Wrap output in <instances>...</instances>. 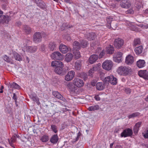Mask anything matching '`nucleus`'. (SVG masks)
I'll use <instances>...</instances> for the list:
<instances>
[{
    "mask_svg": "<svg viewBox=\"0 0 148 148\" xmlns=\"http://www.w3.org/2000/svg\"><path fill=\"white\" fill-rule=\"evenodd\" d=\"M42 38L40 33L39 32H36L33 35V40L36 43L39 42L41 41Z\"/></svg>",
    "mask_w": 148,
    "mask_h": 148,
    "instance_id": "nucleus-12",
    "label": "nucleus"
},
{
    "mask_svg": "<svg viewBox=\"0 0 148 148\" xmlns=\"http://www.w3.org/2000/svg\"><path fill=\"white\" fill-rule=\"evenodd\" d=\"M138 26L143 29H147L148 28V25L147 24H140Z\"/></svg>",
    "mask_w": 148,
    "mask_h": 148,
    "instance_id": "nucleus-46",
    "label": "nucleus"
},
{
    "mask_svg": "<svg viewBox=\"0 0 148 148\" xmlns=\"http://www.w3.org/2000/svg\"><path fill=\"white\" fill-rule=\"evenodd\" d=\"M65 2L69 3H71V0H64Z\"/></svg>",
    "mask_w": 148,
    "mask_h": 148,
    "instance_id": "nucleus-56",
    "label": "nucleus"
},
{
    "mask_svg": "<svg viewBox=\"0 0 148 148\" xmlns=\"http://www.w3.org/2000/svg\"><path fill=\"white\" fill-rule=\"evenodd\" d=\"M80 135L81 133L79 132L77 134L76 136H75V138H73V141L75 142L78 140Z\"/></svg>",
    "mask_w": 148,
    "mask_h": 148,
    "instance_id": "nucleus-45",
    "label": "nucleus"
},
{
    "mask_svg": "<svg viewBox=\"0 0 148 148\" xmlns=\"http://www.w3.org/2000/svg\"><path fill=\"white\" fill-rule=\"evenodd\" d=\"M81 61L80 60H77L75 64V67L76 70H79L81 66Z\"/></svg>",
    "mask_w": 148,
    "mask_h": 148,
    "instance_id": "nucleus-31",
    "label": "nucleus"
},
{
    "mask_svg": "<svg viewBox=\"0 0 148 148\" xmlns=\"http://www.w3.org/2000/svg\"><path fill=\"white\" fill-rule=\"evenodd\" d=\"M11 87L17 89H19L20 86L17 84L13 82L11 84Z\"/></svg>",
    "mask_w": 148,
    "mask_h": 148,
    "instance_id": "nucleus-41",
    "label": "nucleus"
},
{
    "mask_svg": "<svg viewBox=\"0 0 148 148\" xmlns=\"http://www.w3.org/2000/svg\"><path fill=\"white\" fill-rule=\"evenodd\" d=\"M32 99L34 101H35L38 104H39V101L38 97H34L32 98Z\"/></svg>",
    "mask_w": 148,
    "mask_h": 148,
    "instance_id": "nucleus-48",
    "label": "nucleus"
},
{
    "mask_svg": "<svg viewBox=\"0 0 148 148\" xmlns=\"http://www.w3.org/2000/svg\"><path fill=\"white\" fill-rule=\"evenodd\" d=\"M73 50H75L79 49L81 47V45L77 41H75L73 44Z\"/></svg>",
    "mask_w": 148,
    "mask_h": 148,
    "instance_id": "nucleus-30",
    "label": "nucleus"
},
{
    "mask_svg": "<svg viewBox=\"0 0 148 148\" xmlns=\"http://www.w3.org/2000/svg\"><path fill=\"white\" fill-rule=\"evenodd\" d=\"M95 71H94V70L92 68L91 69H90L88 73V75L91 77H92L93 75V74L94 73Z\"/></svg>",
    "mask_w": 148,
    "mask_h": 148,
    "instance_id": "nucleus-47",
    "label": "nucleus"
},
{
    "mask_svg": "<svg viewBox=\"0 0 148 148\" xmlns=\"http://www.w3.org/2000/svg\"><path fill=\"white\" fill-rule=\"evenodd\" d=\"M117 72L121 75H126L131 72L130 67L121 66L119 67Z\"/></svg>",
    "mask_w": 148,
    "mask_h": 148,
    "instance_id": "nucleus-3",
    "label": "nucleus"
},
{
    "mask_svg": "<svg viewBox=\"0 0 148 148\" xmlns=\"http://www.w3.org/2000/svg\"><path fill=\"white\" fill-rule=\"evenodd\" d=\"M58 140V137L57 134H55L52 136L50 139L51 143H56Z\"/></svg>",
    "mask_w": 148,
    "mask_h": 148,
    "instance_id": "nucleus-29",
    "label": "nucleus"
},
{
    "mask_svg": "<svg viewBox=\"0 0 148 148\" xmlns=\"http://www.w3.org/2000/svg\"><path fill=\"white\" fill-rule=\"evenodd\" d=\"M59 49L60 51L63 53H65L67 52L69 49L67 47L64 45L61 44L59 47Z\"/></svg>",
    "mask_w": 148,
    "mask_h": 148,
    "instance_id": "nucleus-21",
    "label": "nucleus"
},
{
    "mask_svg": "<svg viewBox=\"0 0 148 148\" xmlns=\"http://www.w3.org/2000/svg\"><path fill=\"white\" fill-rule=\"evenodd\" d=\"M123 53L120 52H118L115 53L113 56V60L116 62L120 63L122 62Z\"/></svg>",
    "mask_w": 148,
    "mask_h": 148,
    "instance_id": "nucleus-5",
    "label": "nucleus"
},
{
    "mask_svg": "<svg viewBox=\"0 0 148 148\" xmlns=\"http://www.w3.org/2000/svg\"><path fill=\"white\" fill-rule=\"evenodd\" d=\"M134 57L131 55H128L125 58V63L128 65H131L134 62Z\"/></svg>",
    "mask_w": 148,
    "mask_h": 148,
    "instance_id": "nucleus-14",
    "label": "nucleus"
},
{
    "mask_svg": "<svg viewBox=\"0 0 148 148\" xmlns=\"http://www.w3.org/2000/svg\"><path fill=\"white\" fill-rule=\"evenodd\" d=\"M23 29L24 32L27 34H29L31 32V29L27 25L24 26Z\"/></svg>",
    "mask_w": 148,
    "mask_h": 148,
    "instance_id": "nucleus-33",
    "label": "nucleus"
},
{
    "mask_svg": "<svg viewBox=\"0 0 148 148\" xmlns=\"http://www.w3.org/2000/svg\"><path fill=\"white\" fill-rule=\"evenodd\" d=\"M101 67V64L100 63H98L95 65H94L92 69L95 71H99Z\"/></svg>",
    "mask_w": 148,
    "mask_h": 148,
    "instance_id": "nucleus-39",
    "label": "nucleus"
},
{
    "mask_svg": "<svg viewBox=\"0 0 148 148\" xmlns=\"http://www.w3.org/2000/svg\"><path fill=\"white\" fill-rule=\"evenodd\" d=\"M137 66L139 68H142L145 66V62L144 60H139L136 62Z\"/></svg>",
    "mask_w": 148,
    "mask_h": 148,
    "instance_id": "nucleus-23",
    "label": "nucleus"
},
{
    "mask_svg": "<svg viewBox=\"0 0 148 148\" xmlns=\"http://www.w3.org/2000/svg\"><path fill=\"white\" fill-rule=\"evenodd\" d=\"M112 21V18L110 17H108L107 18V21L109 24H110L111 21Z\"/></svg>",
    "mask_w": 148,
    "mask_h": 148,
    "instance_id": "nucleus-51",
    "label": "nucleus"
},
{
    "mask_svg": "<svg viewBox=\"0 0 148 148\" xmlns=\"http://www.w3.org/2000/svg\"><path fill=\"white\" fill-rule=\"evenodd\" d=\"M120 5L123 8H128L131 6V3L130 1L128 0L124 2H121Z\"/></svg>",
    "mask_w": 148,
    "mask_h": 148,
    "instance_id": "nucleus-15",
    "label": "nucleus"
},
{
    "mask_svg": "<svg viewBox=\"0 0 148 148\" xmlns=\"http://www.w3.org/2000/svg\"><path fill=\"white\" fill-rule=\"evenodd\" d=\"M75 74V72L73 71H69L65 76V79L67 81H70L73 79Z\"/></svg>",
    "mask_w": 148,
    "mask_h": 148,
    "instance_id": "nucleus-10",
    "label": "nucleus"
},
{
    "mask_svg": "<svg viewBox=\"0 0 148 148\" xmlns=\"http://www.w3.org/2000/svg\"><path fill=\"white\" fill-rule=\"evenodd\" d=\"M51 57L53 59L60 60H62L64 58L63 55L58 51L53 53L51 54Z\"/></svg>",
    "mask_w": 148,
    "mask_h": 148,
    "instance_id": "nucleus-7",
    "label": "nucleus"
},
{
    "mask_svg": "<svg viewBox=\"0 0 148 148\" xmlns=\"http://www.w3.org/2000/svg\"><path fill=\"white\" fill-rule=\"evenodd\" d=\"M3 12L1 10H0V17L2 15Z\"/></svg>",
    "mask_w": 148,
    "mask_h": 148,
    "instance_id": "nucleus-59",
    "label": "nucleus"
},
{
    "mask_svg": "<svg viewBox=\"0 0 148 148\" xmlns=\"http://www.w3.org/2000/svg\"><path fill=\"white\" fill-rule=\"evenodd\" d=\"M134 12V10L132 9H130L126 11V13L127 14H132Z\"/></svg>",
    "mask_w": 148,
    "mask_h": 148,
    "instance_id": "nucleus-49",
    "label": "nucleus"
},
{
    "mask_svg": "<svg viewBox=\"0 0 148 148\" xmlns=\"http://www.w3.org/2000/svg\"><path fill=\"white\" fill-rule=\"evenodd\" d=\"M104 82L105 85H106L107 86L110 83L112 85H115L117 84V79L113 75H110L104 78Z\"/></svg>",
    "mask_w": 148,
    "mask_h": 148,
    "instance_id": "nucleus-2",
    "label": "nucleus"
},
{
    "mask_svg": "<svg viewBox=\"0 0 148 148\" xmlns=\"http://www.w3.org/2000/svg\"><path fill=\"white\" fill-rule=\"evenodd\" d=\"M86 37L87 39L89 40H93L96 38V35L94 33L91 32L86 34Z\"/></svg>",
    "mask_w": 148,
    "mask_h": 148,
    "instance_id": "nucleus-18",
    "label": "nucleus"
},
{
    "mask_svg": "<svg viewBox=\"0 0 148 148\" xmlns=\"http://www.w3.org/2000/svg\"><path fill=\"white\" fill-rule=\"evenodd\" d=\"M51 66L56 67L55 69L56 73L61 75H64L63 65L61 62L57 61H52L51 63Z\"/></svg>",
    "mask_w": 148,
    "mask_h": 148,
    "instance_id": "nucleus-1",
    "label": "nucleus"
},
{
    "mask_svg": "<svg viewBox=\"0 0 148 148\" xmlns=\"http://www.w3.org/2000/svg\"><path fill=\"white\" fill-rule=\"evenodd\" d=\"M91 83H92V85L93 86H95V83H93V82H92Z\"/></svg>",
    "mask_w": 148,
    "mask_h": 148,
    "instance_id": "nucleus-64",
    "label": "nucleus"
},
{
    "mask_svg": "<svg viewBox=\"0 0 148 148\" xmlns=\"http://www.w3.org/2000/svg\"><path fill=\"white\" fill-rule=\"evenodd\" d=\"M143 48L142 46H140L138 47H136L134 49L135 51L136 54H140L142 51Z\"/></svg>",
    "mask_w": 148,
    "mask_h": 148,
    "instance_id": "nucleus-34",
    "label": "nucleus"
},
{
    "mask_svg": "<svg viewBox=\"0 0 148 148\" xmlns=\"http://www.w3.org/2000/svg\"><path fill=\"white\" fill-rule=\"evenodd\" d=\"M114 144V143H111L110 145V148H113V146Z\"/></svg>",
    "mask_w": 148,
    "mask_h": 148,
    "instance_id": "nucleus-58",
    "label": "nucleus"
},
{
    "mask_svg": "<svg viewBox=\"0 0 148 148\" xmlns=\"http://www.w3.org/2000/svg\"><path fill=\"white\" fill-rule=\"evenodd\" d=\"M141 43L140 39L139 38H137L134 39L133 43V45L134 47L136 46L140 45Z\"/></svg>",
    "mask_w": 148,
    "mask_h": 148,
    "instance_id": "nucleus-36",
    "label": "nucleus"
},
{
    "mask_svg": "<svg viewBox=\"0 0 148 148\" xmlns=\"http://www.w3.org/2000/svg\"><path fill=\"white\" fill-rule=\"evenodd\" d=\"M37 49V47L36 46H27L26 47L25 49L27 52L33 53L35 52Z\"/></svg>",
    "mask_w": 148,
    "mask_h": 148,
    "instance_id": "nucleus-16",
    "label": "nucleus"
},
{
    "mask_svg": "<svg viewBox=\"0 0 148 148\" xmlns=\"http://www.w3.org/2000/svg\"><path fill=\"white\" fill-rule=\"evenodd\" d=\"M115 148H122V147H121V146H116L115 147Z\"/></svg>",
    "mask_w": 148,
    "mask_h": 148,
    "instance_id": "nucleus-61",
    "label": "nucleus"
},
{
    "mask_svg": "<svg viewBox=\"0 0 148 148\" xmlns=\"http://www.w3.org/2000/svg\"><path fill=\"white\" fill-rule=\"evenodd\" d=\"M26 59H27V61L29 63V58L28 57H27L26 58Z\"/></svg>",
    "mask_w": 148,
    "mask_h": 148,
    "instance_id": "nucleus-62",
    "label": "nucleus"
},
{
    "mask_svg": "<svg viewBox=\"0 0 148 148\" xmlns=\"http://www.w3.org/2000/svg\"><path fill=\"white\" fill-rule=\"evenodd\" d=\"M53 95L56 97L64 101L66 99L62 96L57 91H54L52 92Z\"/></svg>",
    "mask_w": 148,
    "mask_h": 148,
    "instance_id": "nucleus-20",
    "label": "nucleus"
},
{
    "mask_svg": "<svg viewBox=\"0 0 148 148\" xmlns=\"http://www.w3.org/2000/svg\"><path fill=\"white\" fill-rule=\"evenodd\" d=\"M11 20V17L8 15L3 16V18L0 20V23H8Z\"/></svg>",
    "mask_w": 148,
    "mask_h": 148,
    "instance_id": "nucleus-17",
    "label": "nucleus"
},
{
    "mask_svg": "<svg viewBox=\"0 0 148 148\" xmlns=\"http://www.w3.org/2000/svg\"><path fill=\"white\" fill-rule=\"evenodd\" d=\"M73 84L78 88L82 87L84 85V82L82 80L79 78H75L73 80Z\"/></svg>",
    "mask_w": 148,
    "mask_h": 148,
    "instance_id": "nucleus-11",
    "label": "nucleus"
},
{
    "mask_svg": "<svg viewBox=\"0 0 148 148\" xmlns=\"http://www.w3.org/2000/svg\"><path fill=\"white\" fill-rule=\"evenodd\" d=\"M8 53V54L10 55L12 54L14 58L16 60L19 61L22 60V58L21 56L15 51L13 50L10 51Z\"/></svg>",
    "mask_w": 148,
    "mask_h": 148,
    "instance_id": "nucleus-9",
    "label": "nucleus"
},
{
    "mask_svg": "<svg viewBox=\"0 0 148 148\" xmlns=\"http://www.w3.org/2000/svg\"><path fill=\"white\" fill-rule=\"evenodd\" d=\"M105 84L102 82H98L96 85V88L97 90H103L105 88Z\"/></svg>",
    "mask_w": 148,
    "mask_h": 148,
    "instance_id": "nucleus-24",
    "label": "nucleus"
},
{
    "mask_svg": "<svg viewBox=\"0 0 148 148\" xmlns=\"http://www.w3.org/2000/svg\"><path fill=\"white\" fill-rule=\"evenodd\" d=\"M141 116V114L140 113L138 112H136L129 115L128 116V118L129 119H130L134 117H139Z\"/></svg>",
    "mask_w": 148,
    "mask_h": 148,
    "instance_id": "nucleus-32",
    "label": "nucleus"
},
{
    "mask_svg": "<svg viewBox=\"0 0 148 148\" xmlns=\"http://www.w3.org/2000/svg\"><path fill=\"white\" fill-rule=\"evenodd\" d=\"M16 136H13L11 138V139L9 140V142L10 145L12 147L14 146L13 143L15 142L16 139Z\"/></svg>",
    "mask_w": 148,
    "mask_h": 148,
    "instance_id": "nucleus-37",
    "label": "nucleus"
},
{
    "mask_svg": "<svg viewBox=\"0 0 148 148\" xmlns=\"http://www.w3.org/2000/svg\"><path fill=\"white\" fill-rule=\"evenodd\" d=\"M148 130H147V132L146 134L144 135V136L145 138H148V133H147Z\"/></svg>",
    "mask_w": 148,
    "mask_h": 148,
    "instance_id": "nucleus-55",
    "label": "nucleus"
},
{
    "mask_svg": "<svg viewBox=\"0 0 148 148\" xmlns=\"http://www.w3.org/2000/svg\"><path fill=\"white\" fill-rule=\"evenodd\" d=\"M56 43L53 42H50L48 45L49 49L51 51H53L56 49Z\"/></svg>",
    "mask_w": 148,
    "mask_h": 148,
    "instance_id": "nucleus-25",
    "label": "nucleus"
},
{
    "mask_svg": "<svg viewBox=\"0 0 148 148\" xmlns=\"http://www.w3.org/2000/svg\"><path fill=\"white\" fill-rule=\"evenodd\" d=\"M33 131L34 132V133L35 134H37V132L36 131V130L35 129L33 130Z\"/></svg>",
    "mask_w": 148,
    "mask_h": 148,
    "instance_id": "nucleus-60",
    "label": "nucleus"
},
{
    "mask_svg": "<svg viewBox=\"0 0 148 148\" xmlns=\"http://www.w3.org/2000/svg\"><path fill=\"white\" fill-rule=\"evenodd\" d=\"M114 48L112 46L109 45L106 47V52L107 54H112L114 52Z\"/></svg>",
    "mask_w": 148,
    "mask_h": 148,
    "instance_id": "nucleus-26",
    "label": "nucleus"
},
{
    "mask_svg": "<svg viewBox=\"0 0 148 148\" xmlns=\"http://www.w3.org/2000/svg\"><path fill=\"white\" fill-rule=\"evenodd\" d=\"M12 98L14 99L15 100V101L17 99V97L16 96L15 93H13V97Z\"/></svg>",
    "mask_w": 148,
    "mask_h": 148,
    "instance_id": "nucleus-54",
    "label": "nucleus"
},
{
    "mask_svg": "<svg viewBox=\"0 0 148 148\" xmlns=\"http://www.w3.org/2000/svg\"><path fill=\"white\" fill-rule=\"evenodd\" d=\"M51 129L55 133H56L58 132L57 126L54 125H51Z\"/></svg>",
    "mask_w": 148,
    "mask_h": 148,
    "instance_id": "nucleus-43",
    "label": "nucleus"
},
{
    "mask_svg": "<svg viewBox=\"0 0 148 148\" xmlns=\"http://www.w3.org/2000/svg\"><path fill=\"white\" fill-rule=\"evenodd\" d=\"M98 56L97 55H91L89 59V62L91 64H92L95 62L98 58Z\"/></svg>",
    "mask_w": 148,
    "mask_h": 148,
    "instance_id": "nucleus-22",
    "label": "nucleus"
},
{
    "mask_svg": "<svg viewBox=\"0 0 148 148\" xmlns=\"http://www.w3.org/2000/svg\"><path fill=\"white\" fill-rule=\"evenodd\" d=\"M105 54V51H104L103 50L101 52L100 54L99 55V56L100 58H102L103 56Z\"/></svg>",
    "mask_w": 148,
    "mask_h": 148,
    "instance_id": "nucleus-50",
    "label": "nucleus"
},
{
    "mask_svg": "<svg viewBox=\"0 0 148 148\" xmlns=\"http://www.w3.org/2000/svg\"><path fill=\"white\" fill-rule=\"evenodd\" d=\"M61 110L63 112H65L67 110V109L66 108H63Z\"/></svg>",
    "mask_w": 148,
    "mask_h": 148,
    "instance_id": "nucleus-57",
    "label": "nucleus"
},
{
    "mask_svg": "<svg viewBox=\"0 0 148 148\" xmlns=\"http://www.w3.org/2000/svg\"><path fill=\"white\" fill-rule=\"evenodd\" d=\"M124 43L123 40L118 38L115 39L114 42V45L116 48L120 49L123 46Z\"/></svg>",
    "mask_w": 148,
    "mask_h": 148,
    "instance_id": "nucleus-6",
    "label": "nucleus"
},
{
    "mask_svg": "<svg viewBox=\"0 0 148 148\" xmlns=\"http://www.w3.org/2000/svg\"><path fill=\"white\" fill-rule=\"evenodd\" d=\"M141 124V122H139L136 123L133 129L134 134H136L138 133L139 129V128L140 127Z\"/></svg>",
    "mask_w": 148,
    "mask_h": 148,
    "instance_id": "nucleus-27",
    "label": "nucleus"
},
{
    "mask_svg": "<svg viewBox=\"0 0 148 148\" xmlns=\"http://www.w3.org/2000/svg\"><path fill=\"white\" fill-rule=\"evenodd\" d=\"M125 92L127 94H130L131 92V90L129 88H126L125 89Z\"/></svg>",
    "mask_w": 148,
    "mask_h": 148,
    "instance_id": "nucleus-52",
    "label": "nucleus"
},
{
    "mask_svg": "<svg viewBox=\"0 0 148 148\" xmlns=\"http://www.w3.org/2000/svg\"><path fill=\"white\" fill-rule=\"evenodd\" d=\"M88 44L87 42L85 40L82 41L81 43V47L83 48L86 47Z\"/></svg>",
    "mask_w": 148,
    "mask_h": 148,
    "instance_id": "nucleus-42",
    "label": "nucleus"
},
{
    "mask_svg": "<svg viewBox=\"0 0 148 148\" xmlns=\"http://www.w3.org/2000/svg\"><path fill=\"white\" fill-rule=\"evenodd\" d=\"M132 134V130L130 128H127L124 130L121 134V136L122 137H126L131 136Z\"/></svg>",
    "mask_w": 148,
    "mask_h": 148,
    "instance_id": "nucleus-8",
    "label": "nucleus"
},
{
    "mask_svg": "<svg viewBox=\"0 0 148 148\" xmlns=\"http://www.w3.org/2000/svg\"><path fill=\"white\" fill-rule=\"evenodd\" d=\"M73 53L75 58L76 59H78L80 58L81 56L79 51L77 50H73Z\"/></svg>",
    "mask_w": 148,
    "mask_h": 148,
    "instance_id": "nucleus-35",
    "label": "nucleus"
},
{
    "mask_svg": "<svg viewBox=\"0 0 148 148\" xmlns=\"http://www.w3.org/2000/svg\"><path fill=\"white\" fill-rule=\"evenodd\" d=\"M0 90H1L0 91V93H2L3 92V89H1Z\"/></svg>",
    "mask_w": 148,
    "mask_h": 148,
    "instance_id": "nucleus-63",
    "label": "nucleus"
},
{
    "mask_svg": "<svg viewBox=\"0 0 148 148\" xmlns=\"http://www.w3.org/2000/svg\"><path fill=\"white\" fill-rule=\"evenodd\" d=\"M3 59L5 61L9 63L11 62H12L11 59L9 58V57L8 56L6 55H5L4 56Z\"/></svg>",
    "mask_w": 148,
    "mask_h": 148,
    "instance_id": "nucleus-44",
    "label": "nucleus"
},
{
    "mask_svg": "<svg viewBox=\"0 0 148 148\" xmlns=\"http://www.w3.org/2000/svg\"><path fill=\"white\" fill-rule=\"evenodd\" d=\"M95 98L97 101H99L100 100V98L99 95H95Z\"/></svg>",
    "mask_w": 148,
    "mask_h": 148,
    "instance_id": "nucleus-53",
    "label": "nucleus"
},
{
    "mask_svg": "<svg viewBox=\"0 0 148 148\" xmlns=\"http://www.w3.org/2000/svg\"><path fill=\"white\" fill-rule=\"evenodd\" d=\"M113 65V62L112 61L107 60L103 62L102 67L104 69L109 71L111 69Z\"/></svg>",
    "mask_w": 148,
    "mask_h": 148,
    "instance_id": "nucleus-4",
    "label": "nucleus"
},
{
    "mask_svg": "<svg viewBox=\"0 0 148 148\" xmlns=\"http://www.w3.org/2000/svg\"><path fill=\"white\" fill-rule=\"evenodd\" d=\"M40 140L43 142H46L49 140V137L48 136L44 135L42 136Z\"/></svg>",
    "mask_w": 148,
    "mask_h": 148,
    "instance_id": "nucleus-40",
    "label": "nucleus"
},
{
    "mask_svg": "<svg viewBox=\"0 0 148 148\" xmlns=\"http://www.w3.org/2000/svg\"><path fill=\"white\" fill-rule=\"evenodd\" d=\"M138 75L145 80H148V73L147 70L140 71L138 72Z\"/></svg>",
    "mask_w": 148,
    "mask_h": 148,
    "instance_id": "nucleus-13",
    "label": "nucleus"
},
{
    "mask_svg": "<svg viewBox=\"0 0 148 148\" xmlns=\"http://www.w3.org/2000/svg\"><path fill=\"white\" fill-rule=\"evenodd\" d=\"M73 57V55L70 53H68L66 55L65 60L67 62H69L71 61Z\"/></svg>",
    "mask_w": 148,
    "mask_h": 148,
    "instance_id": "nucleus-28",
    "label": "nucleus"
},
{
    "mask_svg": "<svg viewBox=\"0 0 148 148\" xmlns=\"http://www.w3.org/2000/svg\"><path fill=\"white\" fill-rule=\"evenodd\" d=\"M99 109V107L98 105H96L90 106L88 109L90 111H94L98 110Z\"/></svg>",
    "mask_w": 148,
    "mask_h": 148,
    "instance_id": "nucleus-38",
    "label": "nucleus"
},
{
    "mask_svg": "<svg viewBox=\"0 0 148 148\" xmlns=\"http://www.w3.org/2000/svg\"><path fill=\"white\" fill-rule=\"evenodd\" d=\"M72 83H69L67 85L69 90L72 93L75 92L77 89V88Z\"/></svg>",
    "mask_w": 148,
    "mask_h": 148,
    "instance_id": "nucleus-19",
    "label": "nucleus"
}]
</instances>
